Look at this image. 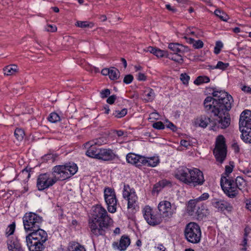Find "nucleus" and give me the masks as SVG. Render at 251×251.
Listing matches in <instances>:
<instances>
[{
	"label": "nucleus",
	"instance_id": "obj_43",
	"mask_svg": "<svg viewBox=\"0 0 251 251\" xmlns=\"http://www.w3.org/2000/svg\"><path fill=\"white\" fill-rule=\"evenodd\" d=\"M223 47V44L221 41H217L214 48V53L218 54L220 53L221 49Z\"/></svg>",
	"mask_w": 251,
	"mask_h": 251
},
{
	"label": "nucleus",
	"instance_id": "obj_36",
	"mask_svg": "<svg viewBox=\"0 0 251 251\" xmlns=\"http://www.w3.org/2000/svg\"><path fill=\"white\" fill-rule=\"evenodd\" d=\"M14 135L18 141H22L24 139L25 133L23 129L17 128L15 130Z\"/></svg>",
	"mask_w": 251,
	"mask_h": 251
},
{
	"label": "nucleus",
	"instance_id": "obj_51",
	"mask_svg": "<svg viewBox=\"0 0 251 251\" xmlns=\"http://www.w3.org/2000/svg\"><path fill=\"white\" fill-rule=\"evenodd\" d=\"M46 30L48 32H53L57 30V27L55 25H48L46 27Z\"/></svg>",
	"mask_w": 251,
	"mask_h": 251
},
{
	"label": "nucleus",
	"instance_id": "obj_34",
	"mask_svg": "<svg viewBox=\"0 0 251 251\" xmlns=\"http://www.w3.org/2000/svg\"><path fill=\"white\" fill-rule=\"evenodd\" d=\"M198 203L196 199L191 200L189 201L187 205V211L189 213H192L196 210V207Z\"/></svg>",
	"mask_w": 251,
	"mask_h": 251
},
{
	"label": "nucleus",
	"instance_id": "obj_6",
	"mask_svg": "<svg viewBox=\"0 0 251 251\" xmlns=\"http://www.w3.org/2000/svg\"><path fill=\"white\" fill-rule=\"evenodd\" d=\"M184 234L188 242L194 244L198 243L201 240V230L197 224L190 223L186 226Z\"/></svg>",
	"mask_w": 251,
	"mask_h": 251
},
{
	"label": "nucleus",
	"instance_id": "obj_5",
	"mask_svg": "<svg viewBox=\"0 0 251 251\" xmlns=\"http://www.w3.org/2000/svg\"><path fill=\"white\" fill-rule=\"evenodd\" d=\"M24 228L26 232H31L40 227L43 222L42 217L33 212L26 213L23 218Z\"/></svg>",
	"mask_w": 251,
	"mask_h": 251
},
{
	"label": "nucleus",
	"instance_id": "obj_11",
	"mask_svg": "<svg viewBox=\"0 0 251 251\" xmlns=\"http://www.w3.org/2000/svg\"><path fill=\"white\" fill-rule=\"evenodd\" d=\"M144 218L146 222L151 226H154L160 224L162 219L158 214H154L152 209L148 205L146 206L142 210Z\"/></svg>",
	"mask_w": 251,
	"mask_h": 251
},
{
	"label": "nucleus",
	"instance_id": "obj_37",
	"mask_svg": "<svg viewBox=\"0 0 251 251\" xmlns=\"http://www.w3.org/2000/svg\"><path fill=\"white\" fill-rule=\"evenodd\" d=\"M80 247H83V246L79 245L78 243L72 242L69 243L68 250L69 251H77Z\"/></svg>",
	"mask_w": 251,
	"mask_h": 251
},
{
	"label": "nucleus",
	"instance_id": "obj_17",
	"mask_svg": "<svg viewBox=\"0 0 251 251\" xmlns=\"http://www.w3.org/2000/svg\"><path fill=\"white\" fill-rule=\"evenodd\" d=\"M27 246L30 251H42L45 248V245L40 241L31 239L26 236Z\"/></svg>",
	"mask_w": 251,
	"mask_h": 251
},
{
	"label": "nucleus",
	"instance_id": "obj_28",
	"mask_svg": "<svg viewBox=\"0 0 251 251\" xmlns=\"http://www.w3.org/2000/svg\"><path fill=\"white\" fill-rule=\"evenodd\" d=\"M106 138L104 137H100L89 141L86 143V145H94L95 146H100L103 144H106L107 142Z\"/></svg>",
	"mask_w": 251,
	"mask_h": 251
},
{
	"label": "nucleus",
	"instance_id": "obj_13",
	"mask_svg": "<svg viewBox=\"0 0 251 251\" xmlns=\"http://www.w3.org/2000/svg\"><path fill=\"white\" fill-rule=\"evenodd\" d=\"M159 214L162 218H170L175 213L176 208L172 207L170 202L167 201H160L158 205Z\"/></svg>",
	"mask_w": 251,
	"mask_h": 251
},
{
	"label": "nucleus",
	"instance_id": "obj_26",
	"mask_svg": "<svg viewBox=\"0 0 251 251\" xmlns=\"http://www.w3.org/2000/svg\"><path fill=\"white\" fill-rule=\"evenodd\" d=\"M17 71L18 67L14 64L8 65L3 68L4 74L6 75H13Z\"/></svg>",
	"mask_w": 251,
	"mask_h": 251
},
{
	"label": "nucleus",
	"instance_id": "obj_4",
	"mask_svg": "<svg viewBox=\"0 0 251 251\" xmlns=\"http://www.w3.org/2000/svg\"><path fill=\"white\" fill-rule=\"evenodd\" d=\"M77 165L69 162L64 165H57L52 169V174L57 176L59 180H64L71 177L77 171Z\"/></svg>",
	"mask_w": 251,
	"mask_h": 251
},
{
	"label": "nucleus",
	"instance_id": "obj_57",
	"mask_svg": "<svg viewBox=\"0 0 251 251\" xmlns=\"http://www.w3.org/2000/svg\"><path fill=\"white\" fill-rule=\"evenodd\" d=\"M167 127L171 129L173 131H176V126L171 122H168V124L167 125Z\"/></svg>",
	"mask_w": 251,
	"mask_h": 251
},
{
	"label": "nucleus",
	"instance_id": "obj_32",
	"mask_svg": "<svg viewBox=\"0 0 251 251\" xmlns=\"http://www.w3.org/2000/svg\"><path fill=\"white\" fill-rule=\"evenodd\" d=\"M183 46L177 43H170L168 45V48L172 50L173 53H179L181 51V48Z\"/></svg>",
	"mask_w": 251,
	"mask_h": 251
},
{
	"label": "nucleus",
	"instance_id": "obj_62",
	"mask_svg": "<svg viewBox=\"0 0 251 251\" xmlns=\"http://www.w3.org/2000/svg\"><path fill=\"white\" fill-rule=\"evenodd\" d=\"M233 169L232 167L229 166H226V174H229L232 172Z\"/></svg>",
	"mask_w": 251,
	"mask_h": 251
},
{
	"label": "nucleus",
	"instance_id": "obj_8",
	"mask_svg": "<svg viewBox=\"0 0 251 251\" xmlns=\"http://www.w3.org/2000/svg\"><path fill=\"white\" fill-rule=\"evenodd\" d=\"M221 186L224 193L230 198H235L239 194V190L234 181L231 178L222 177Z\"/></svg>",
	"mask_w": 251,
	"mask_h": 251
},
{
	"label": "nucleus",
	"instance_id": "obj_59",
	"mask_svg": "<svg viewBox=\"0 0 251 251\" xmlns=\"http://www.w3.org/2000/svg\"><path fill=\"white\" fill-rule=\"evenodd\" d=\"M242 172L247 176L251 177V171L250 170L246 169Z\"/></svg>",
	"mask_w": 251,
	"mask_h": 251
},
{
	"label": "nucleus",
	"instance_id": "obj_56",
	"mask_svg": "<svg viewBox=\"0 0 251 251\" xmlns=\"http://www.w3.org/2000/svg\"><path fill=\"white\" fill-rule=\"evenodd\" d=\"M241 89L246 93L251 94V88L249 86H244L242 87Z\"/></svg>",
	"mask_w": 251,
	"mask_h": 251
},
{
	"label": "nucleus",
	"instance_id": "obj_21",
	"mask_svg": "<svg viewBox=\"0 0 251 251\" xmlns=\"http://www.w3.org/2000/svg\"><path fill=\"white\" fill-rule=\"evenodd\" d=\"M99 159L104 161H110L113 160L115 157V154L110 149H101Z\"/></svg>",
	"mask_w": 251,
	"mask_h": 251
},
{
	"label": "nucleus",
	"instance_id": "obj_25",
	"mask_svg": "<svg viewBox=\"0 0 251 251\" xmlns=\"http://www.w3.org/2000/svg\"><path fill=\"white\" fill-rule=\"evenodd\" d=\"M144 165L154 167L157 165L159 162V159L158 157H152L150 158H146L145 157V161H143Z\"/></svg>",
	"mask_w": 251,
	"mask_h": 251
},
{
	"label": "nucleus",
	"instance_id": "obj_15",
	"mask_svg": "<svg viewBox=\"0 0 251 251\" xmlns=\"http://www.w3.org/2000/svg\"><path fill=\"white\" fill-rule=\"evenodd\" d=\"M31 239H34L35 240L41 242L42 243L45 244V242L48 240V234L43 229L39 228L38 229L33 230L27 235Z\"/></svg>",
	"mask_w": 251,
	"mask_h": 251
},
{
	"label": "nucleus",
	"instance_id": "obj_29",
	"mask_svg": "<svg viewBox=\"0 0 251 251\" xmlns=\"http://www.w3.org/2000/svg\"><path fill=\"white\" fill-rule=\"evenodd\" d=\"M144 99L148 101H152L154 97L155 94L154 91L151 88H148L144 92Z\"/></svg>",
	"mask_w": 251,
	"mask_h": 251
},
{
	"label": "nucleus",
	"instance_id": "obj_35",
	"mask_svg": "<svg viewBox=\"0 0 251 251\" xmlns=\"http://www.w3.org/2000/svg\"><path fill=\"white\" fill-rule=\"evenodd\" d=\"M214 14L216 16L219 17L222 20L224 21H227V20L229 19L228 16L224 11H221L220 9H216L214 11Z\"/></svg>",
	"mask_w": 251,
	"mask_h": 251
},
{
	"label": "nucleus",
	"instance_id": "obj_49",
	"mask_svg": "<svg viewBox=\"0 0 251 251\" xmlns=\"http://www.w3.org/2000/svg\"><path fill=\"white\" fill-rule=\"evenodd\" d=\"M100 97L102 99L107 98L110 94V91L108 89H105L100 92Z\"/></svg>",
	"mask_w": 251,
	"mask_h": 251
},
{
	"label": "nucleus",
	"instance_id": "obj_24",
	"mask_svg": "<svg viewBox=\"0 0 251 251\" xmlns=\"http://www.w3.org/2000/svg\"><path fill=\"white\" fill-rule=\"evenodd\" d=\"M148 51L153 53L158 57H162L164 56L167 57V53H168L167 51L161 50L152 47H149Z\"/></svg>",
	"mask_w": 251,
	"mask_h": 251
},
{
	"label": "nucleus",
	"instance_id": "obj_2",
	"mask_svg": "<svg viewBox=\"0 0 251 251\" xmlns=\"http://www.w3.org/2000/svg\"><path fill=\"white\" fill-rule=\"evenodd\" d=\"M92 218L89 220V228L93 236H103L113 221L106 210L100 205L93 206Z\"/></svg>",
	"mask_w": 251,
	"mask_h": 251
},
{
	"label": "nucleus",
	"instance_id": "obj_18",
	"mask_svg": "<svg viewBox=\"0 0 251 251\" xmlns=\"http://www.w3.org/2000/svg\"><path fill=\"white\" fill-rule=\"evenodd\" d=\"M130 243V239L127 236H122L119 243L114 242L112 244V247L115 250L120 251H125Z\"/></svg>",
	"mask_w": 251,
	"mask_h": 251
},
{
	"label": "nucleus",
	"instance_id": "obj_63",
	"mask_svg": "<svg viewBox=\"0 0 251 251\" xmlns=\"http://www.w3.org/2000/svg\"><path fill=\"white\" fill-rule=\"evenodd\" d=\"M184 38L186 39L187 42L188 43L193 45V43H194V42L195 40L194 39L191 38H188L187 37H184Z\"/></svg>",
	"mask_w": 251,
	"mask_h": 251
},
{
	"label": "nucleus",
	"instance_id": "obj_45",
	"mask_svg": "<svg viewBox=\"0 0 251 251\" xmlns=\"http://www.w3.org/2000/svg\"><path fill=\"white\" fill-rule=\"evenodd\" d=\"M180 79L183 84H187L190 79V77L186 74H181L180 76Z\"/></svg>",
	"mask_w": 251,
	"mask_h": 251
},
{
	"label": "nucleus",
	"instance_id": "obj_14",
	"mask_svg": "<svg viewBox=\"0 0 251 251\" xmlns=\"http://www.w3.org/2000/svg\"><path fill=\"white\" fill-rule=\"evenodd\" d=\"M123 195V197L126 199L128 201V208L135 209L136 206L137 197L134 192H131L129 185H124Z\"/></svg>",
	"mask_w": 251,
	"mask_h": 251
},
{
	"label": "nucleus",
	"instance_id": "obj_30",
	"mask_svg": "<svg viewBox=\"0 0 251 251\" xmlns=\"http://www.w3.org/2000/svg\"><path fill=\"white\" fill-rule=\"evenodd\" d=\"M179 53H167V58L179 63L183 62V59Z\"/></svg>",
	"mask_w": 251,
	"mask_h": 251
},
{
	"label": "nucleus",
	"instance_id": "obj_40",
	"mask_svg": "<svg viewBox=\"0 0 251 251\" xmlns=\"http://www.w3.org/2000/svg\"><path fill=\"white\" fill-rule=\"evenodd\" d=\"M48 120L51 123H56L60 120V118L56 113L53 112L50 114Z\"/></svg>",
	"mask_w": 251,
	"mask_h": 251
},
{
	"label": "nucleus",
	"instance_id": "obj_9",
	"mask_svg": "<svg viewBox=\"0 0 251 251\" xmlns=\"http://www.w3.org/2000/svg\"><path fill=\"white\" fill-rule=\"evenodd\" d=\"M51 177L48 173L40 174L37 180V187L39 191L44 190L52 186L56 181L59 180L56 175H53Z\"/></svg>",
	"mask_w": 251,
	"mask_h": 251
},
{
	"label": "nucleus",
	"instance_id": "obj_44",
	"mask_svg": "<svg viewBox=\"0 0 251 251\" xmlns=\"http://www.w3.org/2000/svg\"><path fill=\"white\" fill-rule=\"evenodd\" d=\"M15 229V224L13 223L12 224H10L7 227L6 232V234H8V236L12 234L14 232Z\"/></svg>",
	"mask_w": 251,
	"mask_h": 251
},
{
	"label": "nucleus",
	"instance_id": "obj_39",
	"mask_svg": "<svg viewBox=\"0 0 251 251\" xmlns=\"http://www.w3.org/2000/svg\"><path fill=\"white\" fill-rule=\"evenodd\" d=\"M165 186V183L164 181H159L154 185L152 192L158 193Z\"/></svg>",
	"mask_w": 251,
	"mask_h": 251
},
{
	"label": "nucleus",
	"instance_id": "obj_7",
	"mask_svg": "<svg viewBox=\"0 0 251 251\" xmlns=\"http://www.w3.org/2000/svg\"><path fill=\"white\" fill-rule=\"evenodd\" d=\"M213 153L217 161L222 163L226 155V147L225 144V139L222 135H219L216 141V146Z\"/></svg>",
	"mask_w": 251,
	"mask_h": 251
},
{
	"label": "nucleus",
	"instance_id": "obj_33",
	"mask_svg": "<svg viewBox=\"0 0 251 251\" xmlns=\"http://www.w3.org/2000/svg\"><path fill=\"white\" fill-rule=\"evenodd\" d=\"M75 25L81 28H92L94 26V24L91 22H89L88 21H77Z\"/></svg>",
	"mask_w": 251,
	"mask_h": 251
},
{
	"label": "nucleus",
	"instance_id": "obj_55",
	"mask_svg": "<svg viewBox=\"0 0 251 251\" xmlns=\"http://www.w3.org/2000/svg\"><path fill=\"white\" fill-rule=\"evenodd\" d=\"M166 8L169 11H171L172 13H176L177 11V9L174 7H172L170 4H166L165 5Z\"/></svg>",
	"mask_w": 251,
	"mask_h": 251
},
{
	"label": "nucleus",
	"instance_id": "obj_50",
	"mask_svg": "<svg viewBox=\"0 0 251 251\" xmlns=\"http://www.w3.org/2000/svg\"><path fill=\"white\" fill-rule=\"evenodd\" d=\"M133 79V76L131 75H126L124 78V82L126 84L130 83Z\"/></svg>",
	"mask_w": 251,
	"mask_h": 251
},
{
	"label": "nucleus",
	"instance_id": "obj_46",
	"mask_svg": "<svg viewBox=\"0 0 251 251\" xmlns=\"http://www.w3.org/2000/svg\"><path fill=\"white\" fill-rule=\"evenodd\" d=\"M209 198V194L207 193H203L201 196L199 198L196 199L197 202L203 201L207 200Z\"/></svg>",
	"mask_w": 251,
	"mask_h": 251
},
{
	"label": "nucleus",
	"instance_id": "obj_27",
	"mask_svg": "<svg viewBox=\"0 0 251 251\" xmlns=\"http://www.w3.org/2000/svg\"><path fill=\"white\" fill-rule=\"evenodd\" d=\"M234 183L238 190H242L247 186L246 181L240 176L236 177Z\"/></svg>",
	"mask_w": 251,
	"mask_h": 251
},
{
	"label": "nucleus",
	"instance_id": "obj_42",
	"mask_svg": "<svg viewBox=\"0 0 251 251\" xmlns=\"http://www.w3.org/2000/svg\"><path fill=\"white\" fill-rule=\"evenodd\" d=\"M229 66L228 63H225L222 61H218L216 66H214L212 69H219L222 70H225Z\"/></svg>",
	"mask_w": 251,
	"mask_h": 251
},
{
	"label": "nucleus",
	"instance_id": "obj_61",
	"mask_svg": "<svg viewBox=\"0 0 251 251\" xmlns=\"http://www.w3.org/2000/svg\"><path fill=\"white\" fill-rule=\"evenodd\" d=\"M110 68L103 69L101 71V74L104 75H109Z\"/></svg>",
	"mask_w": 251,
	"mask_h": 251
},
{
	"label": "nucleus",
	"instance_id": "obj_53",
	"mask_svg": "<svg viewBox=\"0 0 251 251\" xmlns=\"http://www.w3.org/2000/svg\"><path fill=\"white\" fill-rule=\"evenodd\" d=\"M146 76L144 74L139 72L137 75V79L139 81H145L146 80Z\"/></svg>",
	"mask_w": 251,
	"mask_h": 251
},
{
	"label": "nucleus",
	"instance_id": "obj_31",
	"mask_svg": "<svg viewBox=\"0 0 251 251\" xmlns=\"http://www.w3.org/2000/svg\"><path fill=\"white\" fill-rule=\"evenodd\" d=\"M120 74V72L117 69L111 67L110 68L108 75L111 80H114L117 79L119 77Z\"/></svg>",
	"mask_w": 251,
	"mask_h": 251
},
{
	"label": "nucleus",
	"instance_id": "obj_1",
	"mask_svg": "<svg viewBox=\"0 0 251 251\" xmlns=\"http://www.w3.org/2000/svg\"><path fill=\"white\" fill-rule=\"evenodd\" d=\"M213 97H207L204 100L203 105L205 111L211 113L214 116L213 120L208 117L201 116L195 121V125L205 128L208 124H212V129L217 126L225 129L230 124V117L228 111L233 101L232 97L224 91H214Z\"/></svg>",
	"mask_w": 251,
	"mask_h": 251
},
{
	"label": "nucleus",
	"instance_id": "obj_23",
	"mask_svg": "<svg viewBox=\"0 0 251 251\" xmlns=\"http://www.w3.org/2000/svg\"><path fill=\"white\" fill-rule=\"evenodd\" d=\"M86 146L89 147L88 149L86 152V154L90 157L99 159L101 148H97L94 145H86Z\"/></svg>",
	"mask_w": 251,
	"mask_h": 251
},
{
	"label": "nucleus",
	"instance_id": "obj_60",
	"mask_svg": "<svg viewBox=\"0 0 251 251\" xmlns=\"http://www.w3.org/2000/svg\"><path fill=\"white\" fill-rule=\"evenodd\" d=\"M232 147L235 152H238L239 151V147L237 143H234Z\"/></svg>",
	"mask_w": 251,
	"mask_h": 251
},
{
	"label": "nucleus",
	"instance_id": "obj_20",
	"mask_svg": "<svg viewBox=\"0 0 251 251\" xmlns=\"http://www.w3.org/2000/svg\"><path fill=\"white\" fill-rule=\"evenodd\" d=\"M211 204L213 207L220 211L230 210L232 208V206L228 202L223 200L214 199Z\"/></svg>",
	"mask_w": 251,
	"mask_h": 251
},
{
	"label": "nucleus",
	"instance_id": "obj_41",
	"mask_svg": "<svg viewBox=\"0 0 251 251\" xmlns=\"http://www.w3.org/2000/svg\"><path fill=\"white\" fill-rule=\"evenodd\" d=\"M127 114V109H123L121 110H115L114 111L113 115L118 118L124 117Z\"/></svg>",
	"mask_w": 251,
	"mask_h": 251
},
{
	"label": "nucleus",
	"instance_id": "obj_58",
	"mask_svg": "<svg viewBox=\"0 0 251 251\" xmlns=\"http://www.w3.org/2000/svg\"><path fill=\"white\" fill-rule=\"evenodd\" d=\"M246 207L249 210L251 211V200L246 201Z\"/></svg>",
	"mask_w": 251,
	"mask_h": 251
},
{
	"label": "nucleus",
	"instance_id": "obj_12",
	"mask_svg": "<svg viewBox=\"0 0 251 251\" xmlns=\"http://www.w3.org/2000/svg\"><path fill=\"white\" fill-rule=\"evenodd\" d=\"M190 176V179H186L189 185L193 187H196L199 185H202L204 181V176L202 172L199 169L194 168L191 169Z\"/></svg>",
	"mask_w": 251,
	"mask_h": 251
},
{
	"label": "nucleus",
	"instance_id": "obj_52",
	"mask_svg": "<svg viewBox=\"0 0 251 251\" xmlns=\"http://www.w3.org/2000/svg\"><path fill=\"white\" fill-rule=\"evenodd\" d=\"M116 98H117V97L116 95H112V96H110L107 99L106 101L108 103L112 104L114 103Z\"/></svg>",
	"mask_w": 251,
	"mask_h": 251
},
{
	"label": "nucleus",
	"instance_id": "obj_22",
	"mask_svg": "<svg viewBox=\"0 0 251 251\" xmlns=\"http://www.w3.org/2000/svg\"><path fill=\"white\" fill-rule=\"evenodd\" d=\"M7 248L10 251H20L23 250L19 240L16 238L12 237L7 241Z\"/></svg>",
	"mask_w": 251,
	"mask_h": 251
},
{
	"label": "nucleus",
	"instance_id": "obj_19",
	"mask_svg": "<svg viewBox=\"0 0 251 251\" xmlns=\"http://www.w3.org/2000/svg\"><path fill=\"white\" fill-rule=\"evenodd\" d=\"M126 159L128 163L135 165L137 167L141 166L145 161L144 156L134 153L127 154Z\"/></svg>",
	"mask_w": 251,
	"mask_h": 251
},
{
	"label": "nucleus",
	"instance_id": "obj_16",
	"mask_svg": "<svg viewBox=\"0 0 251 251\" xmlns=\"http://www.w3.org/2000/svg\"><path fill=\"white\" fill-rule=\"evenodd\" d=\"M191 169L185 167H180L177 169L175 173L176 177L183 183L189 185L190 183L187 182L188 180L185 179H190V176Z\"/></svg>",
	"mask_w": 251,
	"mask_h": 251
},
{
	"label": "nucleus",
	"instance_id": "obj_54",
	"mask_svg": "<svg viewBox=\"0 0 251 251\" xmlns=\"http://www.w3.org/2000/svg\"><path fill=\"white\" fill-rule=\"evenodd\" d=\"M180 145L182 146L185 147H188V146H190V142L185 140H182L180 141Z\"/></svg>",
	"mask_w": 251,
	"mask_h": 251
},
{
	"label": "nucleus",
	"instance_id": "obj_3",
	"mask_svg": "<svg viewBox=\"0 0 251 251\" xmlns=\"http://www.w3.org/2000/svg\"><path fill=\"white\" fill-rule=\"evenodd\" d=\"M239 129L242 132L241 139L246 143H251V111L242 112L239 120Z\"/></svg>",
	"mask_w": 251,
	"mask_h": 251
},
{
	"label": "nucleus",
	"instance_id": "obj_10",
	"mask_svg": "<svg viewBox=\"0 0 251 251\" xmlns=\"http://www.w3.org/2000/svg\"><path fill=\"white\" fill-rule=\"evenodd\" d=\"M104 196L108 211L112 213H115L116 211L117 200L114 189L109 187L105 188Z\"/></svg>",
	"mask_w": 251,
	"mask_h": 251
},
{
	"label": "nucleus",
	"instance_id": "obj_47",
	"mask_svg": "<svg viewBox=\"0 0 251 251\" xmlns=\"http://www.w3.org/2000/svg\"><path fill=\"white\" fill-rule=\"evenodd\" d=\"M152 126L153 128L157 129H163L165 128V126L163 123L160 121L153 123Z\"/></svg>",
	"mask_w": 251,
	"mask_h": 251
},
{
	"label": "nucleus",
	"instance_id": "obj_38",
	"mask_svg": "<svg viewBox=\"0 0 251 251\" xmlns=\"http://www.w3.org/2000/svg\"><path fill=\"white\" fill-rule=\"evenodd\" d=\"M210 81V79L207 76H200L194 81V83L200 85L203 83H207Z\"/></svg>",
	"mask_w": 251,
	"mask_h": 251
},
{
	"label": "nucleus",
	"instance_id": "obj_48",
	"mask_svg": "<svg viewBox=\"0 0 251 251\" xmlns=\"http://www.w3.org/2000/svg\"><path fill=\"white\" fill-rule=\"evenodd\" d=\"M193 46L195 49H201L203 47V43L202 41L200 40H194Z\"/></svg>",
	"mask_w": 251,
	"mask_h": 251
},
{
	"label": "nucleus",
	"instance_id": "obj_64",
	"mask_svg": "<svg viewBox=\"0 0 251 251\" xmlns=\"http://www.w3.org/2000/svg\"><path fill=\"white\" fill-rule=\"evenodd\" d=\"M116 133L118 137H121L124 135V131L122 130H117Z\"/></svg>",
	"mask_w": 251,
	"mask_h": 251
}]
</instances>
